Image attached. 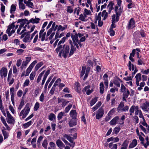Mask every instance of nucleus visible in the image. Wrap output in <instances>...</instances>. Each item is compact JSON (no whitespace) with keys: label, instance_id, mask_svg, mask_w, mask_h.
I'll return each mask as SVG.
<instances>
[{"label":"nucleus","instance_id":"obj_29","mask_svg":"<svg viewBox=\"0 0 149 149\" xmlns=\"http://www.w3.org/2000/svg\"><path fill=\"white\" fill-rule=\"evenodd\" d=\"M145 140L146 142V143L144 142V147L146 149L149 146V137L148 136H146L145 138Z\"/></svg>","mask_w":149,"mask_h":149},{"label":"nucleus","instance_id":"obj_64","mask_svg":"<svg viewBox=\"0 0 149 149\" xmlns=\"http://www.w3.org/2000/svg\"><path fill=\"white\" fill-rule=\"evenodd\" d=\"M63 114V113L62 112H61L58 114L57 116V118L58 120H59L62 118Z\"/></svg>","mask_w":149,"mask_h":149},{"label":"nucleus","instance_id":"obj_44","mask_svg":"<svg viewBox=\"0 0 149 149\" xmlns=\"http://www.w3.org/2000/svg\"><path fill=\"white\" fill-rule=\"evenodd\" d=\"M91 13V12L90 10H88L86 9H85L84 12V15L86 17V15H89Z\"/></svg>","mask_w":149,"mask_h":149},{"label":"nucleus","instance_id":"obj_34","mask_svg":"<svg viewBox=\"0 0 149 149\" xmlns=\"http://www.w3.org/2000/svg\"><path fill=\"white\" fill-rule=\"evenodd\" d=\"M139 136V139L140 141H141V143L144 146V138L141 135V134L138 135Z\"/></svg>","mask_w":149,"mask_h":149},{"label":"nucleus","instance_id":"obj_53","mask_svg":"<svg viewBox=\"0 0 149 149\" xmlns=\"http://www.w3.org/2000/svg\"><path fill=\"white\" fill-rule=\"evenodd\" d=\"M24 20V19H21L18 20V22H22V24H21L19 26V28H21L24 26V22L23 21Z\"/></svg>","mask_w":149,"mask_h":149},{"label":"nucleus","instance_id":"obj_63","mask_svg":"<svg viewBox=\"0 0 149 149\" xmlns=\"http://www.w3.org/2000/svg\"><path fill=\"white\" fill-rule=\"evenodd\" d=\"M85 16L84 15L83 16V15L81 14L79 15V19L82 21H85Z\"/></svg>","mask_w":149,"mask_h":149},{"label":"nucleus","instance_id":"obj_27","mask_svg":"<svg viewBox=\"0 0 149 149\" xmlns=\"http://www.w3.org/2000/svg\"><path fill=\"white\" fill-rule=\"evenodd\" d=\"M70 135H67L65 134L63 135V137L66 138L68 140L70 143H73V141L74 140L73 137L70 136Z\"/></svg>","mask_w":149,"mask_h":149},{"label":"nucleus","instance_id":"obj_31","mask_svg":"<svg viewBox=\"0 0 149 149\" xmlns=\"http://www.w3.org/2000/svg\"><path fill=\"white\" fill-rule=\"evenodd\" d=\"M128 67L130 71L132 70L133 71L134 69V65L132 64L130 61H129L128 63Z\"/></svg>","mask_w":149,"mask_h":149},{"label":"nucleus","instance_id":"obj_51","mask_svg":"<svg viewBox=\"0 0 149 149\" xmlns=\"http://www.w3.org/2000/svg\"><path fill=\"white\" fill-rule=\"evenodd\" d=\"M55 116L53 113H51L49 116V119L51 121L53 120L55 118Z\"/></svg>","mask_w":149,"mask_h":149},{"label":"nucleus","instance_id":"obj_35","mask_svg":"<svg viewBox=\"0 0 149 149\" xmlns=\"http://www.w3.org/2000/svg\"><path fill=\"white\" fill-rule=\"evenodd\" d=\"M104 90V86L103 82H101L100 84V93L101 94L103 93Z\"/></svg>","mask_w":149,"mask_h":149},{"label":"nucleus","instance_id":"obj_23","mask_svg":"<svg viewBox=\"0 0 149 149\" xmlns=\"http://www.w3.org/2000/svg\"><path fill=\"white\" fill-rule=\"evenodd\" d=\"M64 42H62V41L61 40L58 42V47L56 49V51L57 52H58L62 48V45H61V44H63Z\"/></svg>","mask_w":149,"mask_h":149},{"label":"nucleus","instance_id":"obj_42","mask_svg":"<svg viewBox=\"0 0 149 149\" xmlns=\"http://www.w3.org/2000/svg\"><path fill=\"white\" fill-rule=\"evenodd\" d=\"M45 72V70L42 71L40 74L39 75L38 78L37 80V82L38 83H39V81H40L42 77L43 74Z\"/></svg>","mask_w":149,"mask_h":149},{"label":"nucleus","instance_id":"obj_15","mask_svg":"<svg viewBox=\"0 0 149 149\" xmlns=\"http://www.w3.org/2000/svg\"><path fill=\"white\" fill-rule=\"evenodd\" d=\"M123 93V101H125L126 102V99L128 97V96L130 95V92L128 90V89H127L126 91Z\"/></svg>","mask_w":149,"mask_h":149},{"label":"nucleus","instance_id":"obj_36","mask_svg":"<svg viewBox=\"0 0 149 149\" xmlns=\"http://www.w3.org/2000/svg\"><path fill=\"white\" fill-rule=\"evenodd\" d=\"M135 115H137L138 114V113L141 111L139 109V108L138 106H135Z\"/></svg>","mask_w":149,"mask_h":149},{"label":"nucleus","instance_id":"obj_62","mask_svg":"<svg viewBox=\"0 0 149 149\" xmlns=\"http://www.w3.org/2000/svg\"><path fill=\"white\" fill-rule=\"evenodd\" d=\"M39 107V104L38 102H36V103L34 107V110L37 111Z\"/></svg>","mask_w":149,"mask_h":149},{"label":"nucleus","instance_id":"obj_6","mask_svg":"<svg viewBox=\"0 0 149 149\" xmlns=\"http://www.w3.org/2000/svg\"><path fill=\"white\" fill-rule=\"evenodd\" d=\"M140 107L144 112L149 111V102L146 101L141 104Z\"/></svg>","mask_w":149,"mask_h":149},{"label":"nucleus","instance_id":"obj_37","mask_svg":"<svg viewBox=\"0 0 149 149\" xmlns=\"http://www.w3.org/2000/svg\"><path fill=\"white\" fill-rule=\"evenodd\" d=\"M16 9V6L14 4H13L11 6L10 12L11 13H12L13 12L15 11Z\"/></svg>","mask_w":149,"mask_h":149},{"label":"nucleus","instance_id":"obj_3","mask_svg":"<svg viewBox=\"0 0 149 149\" xmlns=\"http://www.w3.org/2000/svg\"><path fill=\"white\" fill-rule=\"evenodd\" d=\"M70 47L69 45H64L63 46V49L61 50V52L63 53V56L66 58L68 56H69V52Z\"/></svg>","mask_w":149,"mask_h":149},{"label":"nucleus","instance_id":"obj_28","mask_svg":"<svg viewBox=\"0 0 149 149\" xmlns=\"http://www.w3.org/2000/svg\"><path fill=\"white\" fill-rule=\"evenodd\" d=\"M103 77L104 81V84L106 86H107L108 85L107 74H104Z\"/></svg>","mask_w":149,"mask_h":149},{"label":"nucleus","instance_id":"obj_47","mask_svg":"<svg viewBox=\"0 0 149 149\" xmlns=\"http://www.w3.org/2000/svg\"><path fill=\"white\" fill-rule=\"evenodd\" d=\"M58 27V25H56L55 23L54 22L52 23V25L51 28L53 29L54 31H55L56 30Z\"/></svg>","mask_w":149,"mask_h":149},{"label":"nucleus","instance_id":"obj_54","mask_svg":"<svg viewBox=\"0 0 149 149\" xmlns=\"http://www.w3.org/2000/svg\"><path fill=\"white\" fill-rule=\"evenodd\" d=\"M31 124V121H30L24 124L23 125V126L25 128H27L30 126Z\"/></svg>","mask_w":149,"mask_h":149},{"label":"nucleus","instance_id":"obj_14","mask_svg":"<svg viewBox=\"0 0 149 149\" xmlns=\"http://www.w3.org/2000/svg\"><path fill=\"white\" fill-rule=\"evenodd\" d=\"M122 82V81L119 78L115 79L113 81V83L115 86L117 87H119L120 86V83Z\"/></svg>","mask_w":149,"mask_h":149},{"label":"nucleus","instance_id":"obj_41","mask_svg":"<svg viewBox=\"0 0 149 149\" xmlns=\"http://www.w3.org/2000/svg\"><path fill=\"white\" fill-rule=\"evenodd\" d=\"M97 97H95L90 102V105L91 106H92L96 103L97 101Z\"/></svg>","mask_w":149,"mask_h":149},{"label":"nucleus","instance_id":"obj_19","mask_svg":"<svg viewBox=\"0 0 149 149\" xmlns=\"http://www.w3.org/2000/svg\"><path fill=\"white\" fill-rule=\"evenodd\" d=\"M15 27V25L14 23H12L11 24L9 25L8 27V29L6 30V33H7L9 36H11V33H10V31L12 29L14 28Z\"/></svg>","mask_w":149,"mask_h":149},{"label":"nucleus","instance_id":"obj_30","mask_svg":"<svg viewBox=\"0 0 149 149\" xmlns=\"http://www.w3.org/2000/svg\"><path fill=\"white\" fill-rule=\"evenodd\" d=\"M56 144L58 147H61L64 146V145L60 139H58L56 141Z\"/></svg>","mask_w":149,"mask_h":149},{"label":"nucleus","instance_id":"obj_7","mask_svg":"<svg viewBox=\"0 0 149 149\" xmlns=\"http://www.w3.org/2000/svg\"><path fill=\"white\" fill-rule=\"evenodd\" d=\"M7 118V121L9 123H14L15 122V120L13 117L11 115L8 111L6 112Z\"/></svg>","mask_w":149,"mask_h":149},{"label":"nucleus","instance_id":"obj_18","mask_svg":"<svg viewBox=\"0 0 149 149\" xmlns=\"http://www.w3.org/2000/svg\"><path fill=\"white\" fill-rule=\"evenodd\" d=\"M77 123V119L72 118L69 122V125L71 127L76 125Z\"/></svg>","mask_w":149,"mask_h":149},{"label":"nucleus","instance_id":"obj_25","mask_svg":"<svg viewBox=\"0 0 149 149\" xmlns=\"http://www.w3.org/2000/svg\"><path fill=\"white\" fill-rule=\"evenodd\" d=\"M120 116H116L112 119V125H116L118 121Z\"/></svg>","mask_w":149,"mask_h":149},{"label":"nucleus","instance_id":"obj_52","mask_svg":"<svg viewBox=\"0 0 149 149\" xmlns=\"http://www.w3.org/2000/svg\"><path fill=\"white\" fill-rule=\"evenodd\" d=\"M48 144L47 141V140H45L42 143V146L45 149H47V145Z\"/></svg>","mask_w":149,"mask_h":149},{"label":"nucleus","instance_id":"obj_4","mask_svg":"<svg viewBox=\"0 0 149 149\" xmlns=\"http://www.w3.org/2000/svg\"><path fill=\"white\" fill-rule=\"evenodd\" d=\"M135 22L133 18H132L129 20L127 26V28L128 29H133L135 26Z\"/></svg>","mask_w":149,"mask_h":149},{"label":"nucleus","instance_id":"obj_24","mask_svg":"<svg viewBox=\"0 0 149 149\" xmlns=\"http://www.w3.org/2000/svg\"><path fill=\"white\" fill-rule=\"evenodd\" d=\"M124 106V104L123 102H121L118 105L117 110L118 112H122V111L123 109V108Z\"/></svg>","mask_w":149,"mask_h":149},{"label":"nucleus","instance_id":"obj_33","mask_svg":"<svg viewBox=\"0 0 149 149\" xmlns=\"http://www.w3.org/2000/svg\"><path fill=\"white\" fill-rule=\"evenodd\" d=\"M40 20V19L39 18H36L35 19H31L29 21L30 22L32 23H38L39 22Z\"/></svg>","mask_w":149,"mask_h":149},{"label":"nucleus","instance_id":"obj_9","mask_svg":"<svg viewBox=\"0 0 149 149\" xmlns=\"http://www.w3.org/2000/svg\"><path fill=\"white\" fill-rule=\"evenodd\" d=\"M104 111L103 109L102 108L100 109L98 111L96 115V118L99 119L101 118L103 115Z\"/></svg>","mask_w":149,"mask_h":149},{"label":"nucleus","instance_id":"obj_12","mask_svg":"<svg viewBox=\"0 0 149 149\" xmlns=\"http://www.w3.org/2000/svg\"><path fill=\"white\" fill-rule=\"evenodd\" d=\"M138 143L136 139L133 140L129 146V148L130 149L132 148L136 147Z\"/></svg>","mask_w":149,"mask_h":149},{"label":"nucleus","instance_id":"obj_2","mask_svg":"<svg viewBox=\"0 0 149 149\" xmlns=\"http://www.w3.org/2000/svg\"><path fill=\"white\" fill-rule=\"evenodd\" d=\"M30 109L29 105L27 104L25 108L20 112L19 116H22V118H24L28 115L30 111Z\"/></svg>","mask_w":149,"mask_h":149},{"label":"nucleus","instance_id":"obj_46","mask_svg":"<svg viewBox=\"0 0 149 149\" xmlns=\"http://www.w3.org/2000/svg\"><path fill=\"white\" fill-rule=\"evenodd\" d=\"M133 120L135 122L136 124L139 123V119L137 115H135V116L133 117Z\"/></svg>","mask_w":149,"mask_h":149},{"label":"nucleus","instance_id":"obj_55","mask_svg":"<svg viewBox=\"0 0 149 149\" xmlns=\"http://www.w3.org/2000/svg\"><path fill=\"white\" fill-rule=\"evenodd\" d=\"M135 6L133 2L131 3H129L127 5V7L128 9H131L134 7Z\"/></svg>","mask_w":149,"mask_h":149},{"label":"nucleus","instance_id":"obj_17","mask_svg":"<svg viewBox=\"0 0 149 149\" xmlns=\"http://www.w3.org/2000/svg\"><path fill=\"white\" fill-rule=\"evenodd\" d=\"M139 127L141 130L146 134H148L149 133V126L146 127V129L142 125H140Z\"/></svg>","mask_w":149,"mask_h":149},{"label":"nucleus","instance_id":"obj_5","mask_svg":"<svg viewBox=\"0 0 149 149\" xmlns=\"http://www.w3.org/2000/svg\"><path fill=\"white\" fill-rule=\"evenodd\" d=\"M140 33L141 37L143 38H145L146 37V32L144 31L143 30L141 29L139 31H135L133 34V36L135 37H137V36Z\"/></svg>","mask_w":149,"mask_h":149},{"label":"nucleus","instance_id":"obj_20","mask_svg":"<svg viewBox=\"0 0 149 149\" xmlns=\"http://www.w3.org/2000/svg\"><path fill=\"white\" fill-rule=\"evenodd\" d=\"M71 37L73 43H74V42H78L79 40L78 39V35L77 34L72 33Z\"/></svg>","mask_w":149,"mask_h":149},{"label":"nucleus","instance_id":"obj_1","mask_svg":"<svg viewBox=\"0 0 149 149\" xmlns=\"http://www.w3.org/2000/svg\"><path fill=\"white\" fill-rule=\"evenodd\" d=\"M114 9L116 14H113L112 15V20L113 19H115L116 22H117L119 21V17L121 15L122 11L121 9V7L119 8V7L117 6H115Z\"/></svg>","mask_w":149,"mask_h":149},{"label":"nucleus","instance_id":"obj_58","mask_svg":"<svg viewBox=\"0 0 149 149\" xmlns=\"http://www.w3.org/2000/svg\"><path fill=\"white\" fill-rule=\"evenodd\" d=\"M19 8L20 9L22 10H24L25 8V5L23 3H22L19 4Z\"/></svg>","mask_w":149,"mask_h":149},{"label":"nucleus","instance_id":"obj_49","mask_svg":"<svg viewBox=\"0 0 149 149\" xmlns=\"http://www.w3.org/2000/svg\"><path fill=\"white\" fill-rule=\"evenodd\" d=\"M86 67L85 66H83L82 67V70L80 76L82 77L85 73Z\"/></svg>","mask_w":149,"mask_h":149},{"label":"nucleus","instance_id":"obj_50","mask_svg":"<svg viewBox=\"0 0 149 149\" xmlns=\"http://www.w3.org/2000/svg\"><path fill=\"white\" fill-rule=\"evenodd\" d=\"M107 8H109L108 12L109 13H110L112 10V1L110 2V3L108 5Z\"/></svg>","mask_w":149,"mask_h":149},{"label":"nucleus","instance_id":"obj_48","mask_svg":"<svg viewBox=\"0 0 149 149\" xmlns=\"http://www.w3.org/2000/svg\"><path fill=\"white\" fill-rule=\"evenodd\" d=\"M127 89L124 85L123 84H121L120 88V92L122 93L124 92L127 90Z\"/></svg>","mask_w":149,"mask_h":149},{"label":"nucleus","instance_id":"obj_60","mask_svg":"<svg viewBox=\"0 0 149 149\" xmlns=\"http://www.w3.org/2000/svg\"><path fill=\"white\" fill-rule=\"evenodd\" d=\"M28 63L25 61H23L22 62V63L21 66L20 67V68L21 69H23V68L25 67H26Z\"/></svg>","mask_w":149,"mask_h":149},{"label":"nucleus","instance_id":"obj_21","mask_svg":"<svg viewBox=\"0 0 149 149\" xmlns=\"http://www.w3.org/2000/svg\"><path fill=\"white\" fill-rule=\"evenodd\" d=\"M29 34L27 33L26 35L23 40V41L24 42H30L31 40V38H30Z\"/></svg>","mask_w":149,"mask_h":149},{"label":"nucleus","instance_id":"obj_59","mask_svg":"<svg viewBox=\"0 0 149 149\" xmlns=\"http://www.w3.org/2000/svg\"><path fill=\"white\" fill-rule=\"evenodd\" d=\"M25 3L26 4V6H28L29 7L31 8H33L32 6H33V4L32 2L29 1H27L26 3Z\"/></svg>","mask_w":149,"mask_h":149},{"label":"nucleus","instance_id":"obj_32","mask_svg":"<svg viewBox=\"0 0 149 149\" xmlns=\"http://www.w3.org/2000/svg\"><path fill=\"white\" fill-rule=\"evenodd\" d=\"M120 130V127L119 126H117L113 129V133L117 134L119 132Z\"/></svg>","mask_w":149,"mask_h":149},{"label":"nucleus","instance_id":"obj_61","mask_svg":"<svg viewBox=\"0 0 149 149\" xmlns=\"http://www.w3.org/2000/svg\"><path fill=\"white\" fill-rule=\"evenodd\" d=\"M72 106V105L71 104L68 105V106L65 108V111L66 112H68L70 110V109L71 108Z\"/></svg>","mask_w":149,"mask_h":149},{"label":"nucleus","instance_id":"obj_57","mask_svg":"<svg viewBox=\"0 0 149 149\" xmlns=\"http://www.w3.org/2000/svg\"><path fill=\"white\" fill-rule=\"evenodd\" d=\"M61 80L59 78L57 79L56 81H55L53 87L55 88V87L57 86L58 84V83H59V82H61Z\"/></svg>","mask_w":149,"mask_h":149},{"label":"nucleus","instance_id":"obj_13","mask_svg":"<svg viewBox=\"0 0 149 149\" xmlns=\"http://www.w3.org/2000/svg\"><path fill=\"white\" fill-rule=\"evenodd\" d=\"M7 74V70L6 68H3L0 70V74L1 77H6Z\"/></svg>","mask_w":149,"mask_h":149},{"label":"nucleus","instance_id":"obj_38","mask_svg":"<svg viewBox=\"0 0 149 149\" xmlns=\"http://www.w3.org/2000/svg\"><path fill=\"white\" fill-rule=\"evenodd\" d=\"M112 110H111L108 114V116L105 118V120L106 121H109L111 118L112 113L111 111Z\"/></svg>","mask_w":149,"mask_h":149},{"label":"nucleus","instance_id":"obj_22","mask_svg":"<svg viewBox=\"0 0 149 149\" xmlns=\"http://www.w3.org/2000/svg\"><path fill=\"white\" fill-rule=\"evenodd\" d=\"M70 116L72 118L76 119L77 113L75 110H72L70 113Z\"/></svg>","mask_w":149,"mask_h":149},{"label":"nucleus","instance_id":"obj_8","mask_svg":"<svg viewBox=\"0 0 149 149\" xmlns=\"http://www.w3.org/2000/svg\"><path fill=\"white\" fill-rule=\"evenodd\" d=\"M44 31L45 29H41L39 33V38H41V40L42 41H44L45 39L46 32Z\"/></svg>","mask_w":149,"mask_h":149},{"label":"nucleus","instance_id":"obj_39","mask_svg":"<svg viewBox=\"0 0 149 149\" xmlns=\"http://www.w3.org/2000/svg\"><path fill=\"white\" fill-rule=\"evenodd\" d=\"M75 85H76V91L78 92H79V91L81 90V88L80 87V85L79 83L78 82H77L75 83Z\"/></svg>","mask_w":149,"mask_h":149},{"label":"nucleus","instance_id":"obj_43","mask_svg":"<svg viewBox=\"0 0 149 149\" xmlns=\"http://www.w3.org/2000/svg\"><path fill=\"white\" fill-rule=\"evenodd\" d=\"M2 132L4 137V139L7 138L8 137V135L7 132L4 130H2Z\"/></svg>","mask_w":149,"mask_h":149},{"label":"nucleus","instance_id":"obj_26","mask_svg":"<svg viewBox=\"0 0 149 149\" xmlns=\"http://www.w3.org/2000/svg\"><path fill=\"white\" fill-rule=\"evenodd\" d=\"M118 89L117 88L114 87L113 88H112V97L117 95L118 93Z\"/></svg>","mask_w":149,"mask_h":149},{"label":"nucleus","instance_id":"obj_40","mask_svg":"<svg viewBox=\"0 0 149 149\" xmlns=\"http://www.w3.org/2000/svg\"><path fill=\"white\" fill-rule=\"evenodd\" d=\"M43 65V63L42 62H40V63H38L35 68V70H37L38 69Z\"/></svg>","mask_w":149,"mask_h":149},{"label":"nucleus","instance_id":"obj_11","mask_svg":"<svg viewBox=\"0 0 149 149\" xmlns=\"http://www.w3.org/2000/svg\"><path fill=\"white\" fill-rule=\"evenodd\" d=\"M136 79V84L137 86H139V82L141 80V74L140 73L137 74L135 76Z\"/></svg>","mask_w":149,"mask_h":149},{"label":"nucleus","instance_id":"obj_56","mask_svg":"<svg viewBox=\"0 0 149 149\" xmlns=\"http://www.w3.org/2000/svg\"><path fill=\"white\" fill-rule=\"evenodd\" d=\"M36 75V73L35 72H32L30 76V79L31 80H33L34 79V77Z\"/></svg>","mask_w":149,"mask_h":149},{"label":"nucleus","instance_id":"obj_45","mask_svg":"<svg viewBox=\"0 0 149 149\" xmlns=\"http://www.w3.org/2000/svg\"><path fill=\"white\" fill-rule=\"evenodd\" d=\"M102 16L104 17L103 20H104L107 16V13L106 12L105 10H104L102 13Z\"/></svg>","mask_w":149,"mask_h":149},{"label":"nucleus","instance_id":"obj_16","mask_svg":"<svg viewBox=\"0 0 149 149\" xmlns=\"http://www.w3.org/2000/svg\"><path fill=\"white\" fill-rule=\"evenodd\" d=\"M129 141L126 139L124 140L122 144L120 149H127Z\"/></svg>","mask_w":149,"mask_h":149},{"label":"nucleus","instance_id":"obj_10","mask_svg":"<svg viewBox=\"0 0 149 149\" xmlns=\"http://www.w3.org/2000/svg\"><path fill=\"white\" fill-rule=\"evenodd\" d=\"M69 43L71 45V49L69 53V56H70L73 54L74 51H75L76 50V48L73 46L72 44V42L71 40H70Z\"/></svg>","mask_w":149,"mask_h":149}]
</instances>
